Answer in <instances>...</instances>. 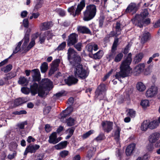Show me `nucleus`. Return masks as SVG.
I'll return each instance as SVG.
<instances>
[{
  "label": "nucleus",
  "instance_id": "f257e3e1",
  "mask_svg": "<svg viewBox=\"0 0 160 160\" xmlns=\"http://www.w3.org/2000/svg\"><path fill=\"white\" fill-rule=\"evenodd\" d=\"M68 58L70 63L74 68V75L76 78L82 80L85 79L89 75V72L84 68L81 63V58L77 54L74 49L69 48L68 50Z\"/></svg>",
  "mask_w": 160,
  "mask_h": 160
},
{
  "label": "nucleus",
  "instance_id": "f03ea898",
  "mask_svg": "<svg viewBox=\"0 0 160 160\" xmlns=\"http://www.w3.org/2000/svg\"><path fill=\"white\" fill-rule=\"evenodd\" d=\"M132 54L129 53L126 58L122 61L120 67V71L119 72H117L115 75V78L118 79L120 82H122L121 78H123L129 76L132 68L130 65L132 61Z\"/></svg>",
  "mask_w": 160,
  "mask_h": 160
},
{
  "label": "nucleus",
  "instance_id": "7ed1b4c3",
  "mask_svg": "<svg viewBox=\"0 0 160 160\" xmlns=\"http://www.w3.org/2000/svg\"><path fill=\"white\" fill-rule=\"evenodd\" d=\"M39 86L38 96L43 98L45 93V91L48 92L53 88L52 82L48 78H43L39 83Z\"/></svg>",
  "mask_w": 160,
  "mask_h": 160
},
{
  "label": "nucleus",
  "instance_id": "20e7f679",
  "mask_svg": "<svg viewBox=\"0 0 160 160\" xmlns=\"http://www.w3.org/2000/svg\"><path fill=\"white\" fill-rule=\"evenodd\" d=\"M96 11V6L93 4L87 6L86 10L83 12L84 20H90L95 17Z\"/></svg>",
  "mask_w": 160,
  "mask_h": 160
},
{
  "label": "nucleus",
  "instance_id": "39448f33",
  "mask_svg": "<svg viewBox=\"0 0 160 160\" xmlns=\"http://www.w3.org/2000/svg\"><path fill=\"white\" fill-rule=\"evenodd\" d=\"M108 89V87L106 85L101 83L95 91V96L96 100H102L104 97L105 94Z\"/></svg>",
  "mask_w": 160,
  "mask_h": 160
},
{
  "label": "nucleus",
  "instance_id": "423d86ee",
  "mask_svg": "<svg viewBox=\"0 0 160 160\" xmlns=\"http://www.w3.org/2000/svg\"><path fill=\"white\" fill-rule=\"evenodd\" d=\"M85 0H81L80 3L78 5L77 8L75 11L76 8L75 6H72L68 9V12L71 15H72L73 17L78 15L85 7Z\"/></svg>",
  "mask_w": 160,
  "mask_h": 160
},
{
  "label": "nucleus",
  "instance_id": "0eeeda50",
  "mask_svg": "<svg viewBox=\"0 0 160 160\" xmlns=\"http://www.w3.org/2000/svg\"><path fill=\"white\" fill-rule=\"evenodd\" d=\"M139 7V4H137L134 2L131 3L125 10V12L133 14L136 13Z\"/></svg>",
  "mask_w": 160,
  "mask_h": 160
},
{
  "label": "nucleus",
  "instance_id": "6e6552de",
  "mask_svg": "<svg viewBox=\"0 0 160 160\" xmlns=\"http://www.w3.org/2000/svg\"><path fill=\"white\" fill-rule=\"evenodd\" d=\"M78 35L75 33L70 34L66 40L68 46L70 47L74 45L78 42Z\"/></svg>",
  "mask_w": 160,
  "mask_h": 160
},
{
  "label": "nucleus",
  "instance_id": "1a4fd4ad",
  "mask_svg": "<svg viewBox=\"0 0 160 160\" xmlns=\"http://www.w3.org/2000/svg\"><path fill=\"white\" fill-rule=\"evenodd\" d=\"M101 125L103 131L107 133L110 132L113 129V123L110 121H103Z\"/></svg>",
  "mask_w": 160,
  "mask_h": 160
},
{
  "label": "nucleus",
  "instance_id": "9d476101",
  "mask_svg": "<svg viewBox=\"0 0 160 160\" xmlns=\"http://www.w3.org/2000/svg\"><path fill=\"white\" fill-rule=\"evenodd\" d=\"M30 92L32 95H35L37 93L38 94L39 90V83L32 82L30 83Z\"/></svg>",
  "mask_w": 160,
  "mask_h": 160
},
{
  "label": "nucleus",
  "instance_id": "9b49d317",
  "mask_svg": "<svg viewBox=\"0 0 160 160\" xmlns=\"http://www.w3.org/2000/svg\"><path fill=\"white\" fill-rule=\"evenodd\" d=\"M157 88L155 86H152L151 88L147 90L146 95L148 98L152 97L157 94Z\"/></svg>",
  "mask_w": 160,
  "mask_h": 160
},
{
  "label": "nucleus",
  "instance_id": "f8f14e48",
  "mask_svg": "<svg viewBox=\"0 0 160 160\" xmlns=\"http://www.w3.org/2000/svg\"><path fill=\"white\" fill-rule=\"evenodd\" d=\"M78 81V79L72 75L69 76L67 78L64 80L65 83L68 86L75 84L77 83Z\"/></svg>",
  "mask_w": 160,
  "mask_h": 160
},
{
  "label": "nucleus",
  "instance_id": "ddd939ff",
  "mask_svg": "<svg viewBox=\"0 0 160 160\" xmlns=\"http://www.w3.org/2000/svg\"><path fill=\"white\" fill-rule=\"evenodd\" d=\"M52 25L51 21L44 22L41 24L40 29L41 31H46L49 29Z\"/></svg>",
  "mask_w": 160,
  "mask_h": 160
},
{
  "label": "nucleus",
  "instance_id": "4468645a",
  "mask_svg": "<svg viewBox=\"0 0 160 160\" xmlns=\"http://www.w3.org/2000/svg\"><path fill=\"white\" fill-rule=\"evenodd\" d=\"M160 134L159 133L155 132L152 133L149 137V142L151 143H153L157 142L159 139Z\"/></svg>",
  "mask_w": 160,
  "mask_h": 160
},
{
  "label": "nucleus",
  "instance_id": "2eb2a0df",
  "mask_svg": "<svg viewBox=\"0 0 160 160\" xmlns=\"http://www.w3.org/2000/svg\"><path fill=\"white\" fill-rule=\"evenodd\" d=\"M86 48L88 52L92 53L93 50L94 51H96L98 49V46L97 44L94 43H90L86 46Z\"/></svg>",
  "mask_w": 160,
  "mask_h": 160
},
{
  "label": "nucleus",
  "instance_id": "dca6fc26",
  "mask_svg": "<svg viewBox=\"0 0 160 160\" xmlns=\"http://www.w3.org/2000/svg\"><path fill=\"white\" fill-rule=\"evenodd\" d=\"M135 143H132L127 146L125 151L127 156H130L131 155L135 148Z\"/></svg>",
  "mask_w": 160,
  "mask_h": 160
},
{
  "label": "nucleus",
  "instance_id": "f3484780",
  "mask_svg": "<svg viewBox=\"0 0 160 160\" xmlns=\"http://www.w3.org/2000/svg\"><path fill=\"white\" fill-rule=\"evenodd\" d=\"M77 29L78 32L80 33L87 34H90L91 33L90 30L85 26H78Z\"/></svg>",
  "mask_w": 160,
  "mask_h": 160
},
{
  "label": "nucleus",
  "instance_id": "a211bd4d",
  "mask_svg": "<svg viewBox=\"0 0 160 160\" xmlns=\"http://www.w3.org/2000/svg\"><path fill=\"white\" fill-rule=\"evenodd\" d=\"M39 148L40 146L38 144L32 145L31 144H29L27 147V148L29 152L31 153L35 152Z\"/></svg>",
  "mask_w": 160,
  "mask_h": 160
},
{
  "label": "nucleus",
  "instance_id": "6ab92c4d",
  "mask_svg": "<svg viewBox=\"0 0 160 160\" xmlns=\"http://www.w3.org/2000/svg\"><path fill=\"white\" fill-rule=\"evenodd\" d=\"M151 38V34L149 32H144L141 38V43L144 44L150 40Z\"/></svg>",
  "mask_w": 160,
  "mask_h": 160
},
{
  "label": "nucleus",
  "instance_id": "aec40b11",
  "mask_svg": "<svg viewBox=\"0 0 160 160\" xmlns=\"http://www.w3.org/2000/svg\"><path fill=\"white\" fill-rule=\"evenodd\" d=\"M103 52L102 50H100L94 54L89 53V56L90 58L95 59H100L102 58L103 56Z\"/></svg>",
  "mask_w": 160,
  "mask_h": 160
},
{
  "label": "nucleus",
  "instance_id": "412c9836",
  "mask_svg": "<svg viewBox=\"0 0 160 160\" xmlns=\"http://www.w3.org/2000/svg\"><path fill=\"white\" fill-rule=\"evenodd\" d=\"M148 13L147 10L145 9L141 13L140 15L137 14L136 15L135 17V20L144 19L148 16Z\"/></svg>",
  "mask_w": 160,
  "mask_h": 160
},
{
  "label": "nucleus",
  "instance_id": "4be33fe9",
  "mask_svg": "<svg viewBox=\"0 0 160 160\" xmlns=\"http://www.w3.org/2000/svg\"><path fill=\"white\" fill-rule=\"evenodd\" d=\"M68 142L67 141H62L54 146L57 150H60L65 148L67 146Z\"/></svg>",
  "mask_w": 160,
  "mask_h": 160
},
{
  "label": "nucleus",
  "instance_id": "5701e85b",
  "mask_svg": "<svg viewBox=\"0 0 160 160\" xmlns=\"http://www.w3.org/2000/svg\"><path fill=\"white\" fill-rule=\"evenodd\" d=\"M144 57V54L142 52H140L137 54L134 58L133 62L135 64H137L141 61Z\"/></svg>",
  "mask_w": 160,
  "mask_h": 160
},
{
  "label": "nucleus",
  "instance_id": "b1692460",
  "mask_svg": "<svg viewBox=\"0 0 160 160\" xmlns=\"http://www.w3.org/2000/svg\"><path fill=\"white\" fill-rule=\"evenodd\" d=\"M57 138V133L55 132H52L49 137V139L48 141L50 143L55 144H56V139Z\"/></svg>",
  "mask_w": 160,
  "mask_h": 160
},
{
  "label": "nucleus",
  "instance_id": "393cba45",
  "mask_svg": "<svg viewBox=\"0 0 160 160\" xmlns=\"http://www.w3.org/2000/svg\"><path fill=\"white\" fill-rule=\"evenodd\" d=\"M121 131V128L118 126H116V129L115 130L114 135V139L117 142L120 139V132Z\"/></svg>",
  "mask_w": 160,
  "mask_h": 160
},
{
  "label": "nucleus",
  "instance_id": "a878e982",
  "mask_svg": "<svg viewBox=\"0 0 160 160\" xmlns=\"http://www.w3.org/2000/svg\"><path fill=\"white\" fill-rule=\"evenodd\" d=\"M18 83L19 85H23L26 86L28 83V81L27 78L24 77L20 76L19 78Z\"/></svg>",
  "mask_w": 160,
  "mask_h": 160
},
{
  "label": "nucleus",
  "instance_id": "bb28decb",
  "mask_svg": "<svg viewBox=\"0 0 160 160\" xmlns=\"http://www.w3.org/2000/svg\"><path fill=\"white\" fill-rule=\"evenodd\" d=\"M117 49L111 48V52L109 53L107 58L108 59V61L110 62L113 59H114L115 57Z\"/></svg>",
  "mask_w": 160,
  "mask_h": 160
},
{
  "label": "nucleus",
  "instance_id": "cd10ccee",
  "mask_svg": "<svg viewBox=\"0 0 160 160\" xmlns=\"http://www.w3.org/2000/svg\"><path fill=\"white\" fill-rule=\"evenodd\" d=\"M31 31V29L30 28L28 29L27 30L23 38V39H24V42L23 44H27L29 42V41L30 35Z\"/></svg>",
  "mask_w": 160,
  "mask_h": 160
},
{
  "label": "nucleus",
  "instance_id": "c85d7f7f",
  "mask_svg": "<svg viewBox=\"0 0 160 160\" xmlns=\"http://www.w3.org/2000/svg\"><path fill=\"white\" fill-rule=\"evenodd\" d=\"M25 102L26 101L22 98H19L14 100V104L15 106L17 107L19 105H21Z\"/></svg>",
  "mask_w": 160,
  "mask_h": 160
},
{
  "label": "nucleus",
  "instance_id": "c756f323",
  "mask_svg": "<svg viewBox=\"0 0 160 160\" xmlns=\"http://www.w3.org/2000/svg\"><path fill=\"white\" fill-rule=\"evenodd\" d=\"M149 121L146 120L144 121L142 123L141 127V129L143 131H146L148 128H149Z\"/></svg>",
  "mask_w": 160,
  "mask_h": 160
},
{
  "label": "nucleus",
  "instance_id": "7c9ffc66",
  "mask_svg": "<svg viewBox=\"0 0 160 160\" xmlns=\"http://www.w3.org/2000/svg\"><path fill=\"white\" fill-rule=\"evenodd\" d=\"M75 120L74 118L70 117L68 119H66L65 122L67 123V126L71 127L75 125Z\"/></svg>",
  "mask_w": 160,
  "mask_h": 160
},
{
  "label": "nucleus",
  "instance_id": "2f4dec72",
  "mask_svg": "<svg viewBox=\"0 0 160 160\" xmlns=\"http://www.w3.org/2000/svg\"><path fill=\"white\" fill-rule=\"evenodd\" d=\"M48 68V64L47 62H44L42 63L40 67V70L42 73H44L47 71Z\"/></svg>",
  "mask_w": 160,
  "mask_h": 160
},
{
  "label": "nucleus",
  "instance_id": "473e14b6",
  "mask_svg": "<svg viewBox=\"0 0 160 160\" xmlns=\"http://www.w3.org/2000/svg\"><path fill=\"white\" fill-rule=\"evenodd\" d=\"M35 40H32L26 48L24 50V52H27L30 50V49L35 45Z\"/></svg>",
  "mask_w": 160,
  "mask_h": 160
},
{
  "label": "nucleus",
  "instance_id": "72a5a7b5",
  "mask_svg": "<svg viewBox=\"0 0 160 160\" xmlns=\"http://www.w3.org/2000/svg\"><path fill=\"white\" fill-rule=\"evenodd\" d=\"M137 88L140 91L142 92L146 89V87L141 82H138L137 84Z\"/></svg>",
  "mask_w": 160,
  "mask_h": 160
},
{
  "label": "nucleus",
  "instance_id": "f704fd0d",
  "mask_svg": "<svg viewBox=\"0 0 160 160\" xmlns=\"http://www.w3.org/2000/svg\"><path fill=\"white\" fill-rule=\"evenodd\" d=\"M12 64H9L7 65L5 67L2 68L1 70L3 71L4 73H7L9 72L12 68Z\"/></svg>",
  "mask_w": 160,
  "mask_h": 160
},
{
  "label": "nucleus",
  "instance_id": "c9c22d12",
  "mask_svg": "<svg viewBox=\"0 0 160 160\" xmlns=\"http://www.w3.org/2000/svg\"><path fill=\"white\" fill-rule=\"evenodd\" d=\"M149 128L152 129L156 128L159 124L158 123V121L154 120L151 122H149Z\"/></svg>",
  "mask_w": 160,
  "mask_h": 160
},
{
  "label": "nucleus",
  "instance_id": "e433bc0d",
  "mask_svg": "<svg viewBox=\"0 0 160 160\" xmlns=\"http://www.w3.org/2000/svg\"><path fill=\"white\" fill-rule=\"evenodd\" d=\"M47 39L49 40V39H52L53 35L52 32L51 31H48L43 33Z\"/></svg>",
  "mask_w": 160,
  "mask_h": 160
},
{
  "label": "nucleus",
  "instance_id": "4c0bfd02",
  "mask_svg": "<svg viewBox=\"0 0 160 160\" xmlns=\"http://www.w3.org/2000/svg\"><path fill=\"white\" fill-rule=\"evenodd\" d=\"M106 137L104 133L102 132L100 133L98 135L94 138V140L98 142L104 140Z\"/></svg>",
  "mask_w": 160,
  "mask_h": 160
},
{
  "label": "nucleus",
  "instance_id": "58836bf2",
  "mask_svg": "<svg viewBox=\"0 0 160 160\" xmlns=\"http://www.w3.org/2000/svg\"><path fill=\"white\" fill-rule=\"evenodd\" d=\"M123 57V54L122 52H120L117 54L114 58V61L116 62H120Z\"/></svg>",
  "mask_w": 160,
  "mask_h": 160
},
{
  "label": "nucleus",
  "instance_id": "ea45409f",
  "mask_svg": "<svg viewBox=\"0 0 160 160\" xmlns=\"http://www.w3.org/2000/svg\"><path fill=\"white\" fill-rule=\"evenodd\" d=\"M133 24L141 28L144 26L143 21H131Z\"/></svg>",
  "mask_w": 160,
  "mask_h": 160
},
{
  "label": "nucleus",
  "instance_id": "a19ab883",
  "mask_svg": "<svg viewBox=\"0 0 160 160\" xmlns=\"http://www.w3.org/2000/svg\"><path fill=\"white\" fill-rule=\"evenodd\" d=\"M66 46V42L64 41L61 43L58 47L56 49V51H62L63 50Z\"/></svg>",
  "mask_w": 160,
  "mask_h": 160
},
{
  "label": "nucleus",
  "instance_id": "79ce46f5",
  "mask_svg": "<svg viewBox=\"0 0 160 160\" xmlns=\"http://www.w3.org/2000/svg\"><path fill=\"white\" fill-rule=\"evenodd\" d=\"M32 76H41L39 69L36 68L32 70Z\"/></svg>",
  "mask_w": 160,
  "mask_h": 160
},
{
  "label": "nucleus",
  "instance_id": "37998d69",
  "mask_svg": "<svg viewBox=\"0 0 160 160\" xmlns=\"http://www.w3.org/2000/svg\"><path fill=\"white\" fill-rule=\"evenodd\" d=\"M149 102L148 100H143L141 101V105L143 108H145L149 106Z\"/></svg>",
  "mask_w": 160,
  "mask_h": 160
},
{
  "label": "nucleus",
  "instance_id": "c03bdc74",
  "mask_svg": "<svg viewBox=\"0 0 160 160\" xmlns=\"http://www.w3.org/2000/svg\"><path fill=\"white\" fill-rule=\"evenodd\" d=\"M94 132V131L93 130H91L86 133H84L82 135V138L83 139H86L88 138L91 135L93 134Z\"/></svg>",
  "mask_w": 160,
  "mask_h": 160
},
{
  "label": "nucleus",
  "instance_id": "a18cd8bd",
  "mask_svg": "<svg viewBox=\"0 0 160 160\" xmlns=\"http://www.w3.org/2000/svg\"><path fill=\"white\" fill-rule=\"evenodd\" d=\"M45 36L43 33L40 34L39 37V42L41 44L44 43L45 40L46 38Z\"/></svg>",
  "mask_w": 160,
  "mask_h": 160
},
{
  "label": "nucleus",
  "instance_id": "49530a36",
  "mask_svg": "<svg viewBox=\"0 0 160 160\" xmlns=\"http://www.w3.org/2000/svg\"><path fill=\"white\" fill-rule=\"evenodd\" d=\"M32 82H38V83L41 80V76H32Z\"/></svg>",
  "mask_w": 160,
  "mask_h": 160
},
{
  "label": "nucleus",
  "instance_id": "de8ad7c7",
  "mask_svg": "<svg viewBox=\"0 0 160 160\" xmlns=\"http://www.w3.org/2000/svg\"><path fill=\"white\" fill-rule=\"evenodd\" d=\"M68 151L64 150L60 152L59 155L62 158H64L68 155Z\"/></svg>",
  "mask_w": 160,
  "mask_h": 160
},
{
  "label": "nucleus",
  "instance_id": "09e8293b",
  "mask_svg": "<svg viewBox=\"0 0 160 160\" xmlns=\"http://www.w3.org/2000/svg\"><path fill=\"white\" fill-rule=\"evenodd\" d=\"M52 108L50 106H48L45 107L43 109V113L44 115H47L51 110Z\"/></svg>",
  "mask_w": 160,
  "mask_h": 160
},
{
  "label": "nucleus",
  "instance_id": "8fccbe9b",
  "mask_svg": "<svg viewBox=\"0 0 160 160\" xmlns=\"http://www.w3.org/2000/svg\"><path fill=\"white\" fill-rule=\"evenodd\" d=\"M130 45L129 43H128L126 46L125 47L124 50L122 49V52L124 54H127L129 52L130 49Z\"/></svg>",
  "mask_w": 160,
  "mask_h": 160
},
{
  "label": "nucleus",
  "instance_id": "3c124183",
  "mask_svg": "<svg viewBox=\"0 0 160 160\" xmlns=\"http://www.w3.org/2000/svg\"><path fill=\"white\" fill-rule=\"evenodd\" d=\"M145 64L144 63H141L138 64L136 67L138 71H141L145 68Z\"/></svg>",
  "mask_w": 160,
  "mask_h": 160
},
{
  "label": "nucleus",
  "instance_id": "603ef678",
  "mask_svg": "<svg viewBox=\"0 0 160 160\" xmlns=\"http://www.w3.org/2000/svg\"><path fill=\"white\" fill-rule=\"evenodd\" d=\"M68 114L69 113L68 112H67L65 110L63 111L62 112L60 113V115L61 116V120L62 122H63L62 120L67 117Z\"/></svg>",
  "mask_w": 160,
  "mask_h": 160
},
{
  "label": "nucleus",
  "instance_id": "864d4df0",
  "mask_svg": "<svg viewBox=\"0 0 160 160\" xmlns=\"http://www.w3.org/2000/svg\"><path fill=\"white\" fill-rule=\"evenodd\" d=\"M119 42L118 38H117L116 37L114 38V41L112 46V48L117 49V47L118 45V43Z\"/></svg>",
  "mask_w": 160,
  "mask_h": 160
},
{
  "label": "nucleus",
  "instance_id": "5fc2aeb1",
  "mask_svg": "<svg viewBox=\"0 0 160 160\" xmlns=\"http://www.w3.org/2000/svg\"><path fill=\"white\" fill-rule=\"evenodd\" d=\"M57 68L54 66H52L49 70L48 75L49 76H51L54 72L57 71Z\"/></svg>",
  "mask_w": 160,
  "mask_h": 160
},
{
  "label": "nucleus",
  "instance_id": "6e6d98bb",
  "mask_svg": "<svg viewBox=\"0 0 160 160\" xmlns=\"http://www.w3.org/2000/svg\"><path fill=\"white\" fill-rule=\"evenodd\" d=\"M22 92L25 94H28L30 91V89L29 88L27 87H22L21 89Z\"/></svg>",
  "mask_w": 160,
  "mask_h": 160
},
{
  "label": "nucleus",
  "instance_id": "4d7b16f0",
  "mask_svg": "<svg viewBox=\"0 0 160 160\" xmlns=\"http://www.w3.org/2000/svg\"><path fill=\"white\" fill-rule=\"evenodd\" d=\"M27 113V112L25 110H21L19 111H16L12 112V114L14 115H21L26 114Z\"/></svg>",
  "mask_w": 160,
  "mask_h": 160
},
{
  "label": "nucleus",
  "instance_id": "13d9d810",
  "mask_svg": "<svg viewBox=\"0 0 160 160\" xmlns=\"http://www.w3.org/2000/svg\"><path fill=\"white\" fill-rule=\"evenodd\" d=\"M74 45V47L75 48L77 49V50L78 51H80L82 50V44L81 42H78L76 44H75Z\"/></svg>",
  "mask_w": 160,
  "mask_h": 160
},
{
  "label": "nucleus",
  "instance_id": "bf43d9fd",
  "mask_svg": "<svg viewBox=\"0 0 160 160\" xmlns=\"http://www.w3.org/2000/svg\"><path fill=\"white\" fill-rule=\"evenodd\" d=\"M56 11L61 16L63 17L65 15V12L63 10L61 9H58L56 10Z\"/></svg>",
  "mask_w": 160,
  "mask_h": 160
},
{
  "label": "nucleus",
  "instance_id": "052dcab7",
  "mask_svg": "<svg viewBox=\"0 0 160 160\" xmlns=\"http://www.w3.org/2000/svg\"><path fill=\"white\" fill-rule=\"evenodd\" d=\"M7 75L10 79L14 78L16 76V73L15 72H11L7 74Z\"/></svg>",
  "mask_w": 160,
  "mask_h": 160
},
{
  "label": "nucleus",
  "instance_id": "680f3d73",
  "mask_svg": "<svg viewBox=\"0 0 160 160\" xmlns=\"http://www.w3.org/2000/svg\"><path fill=\"white\" fill-rule=\"evenodd\" d=\"M135 114V111L132 109H130L127 114L128 115H129L131 117H134Z\"/></svg>",
  "mask_w": 160,
  "mask_h": 160
},
{
  "label": "nucleus",
  "instance_id": "e2e57ef3",
  "mask_svg": "<svg viewBox=\"0 0 160 160\" xmlns=\"http://www.w3.org/2000/svg\"><path fill=\"white\" fill-rule=\"evenodd\" d=\"M39 14L38 12H37L36 13H32V15L30 16L29 17V19H32L33 18L36 19L39 16Z\"/></svg>",
  "mask_w": 160,
  "mask_h": 160
},
{
  "label": "nucleus",
  "instance_id": "0e129e2a",
  "mask_svg": "<svg viewBox=\"0 0 160 160\" xmlns=\"http://www.w3.org/2000/svg\"><path fill=\"white\" fill-rule=\"evenodd\" d=\"M152 143H151L148 144L147 146V149L149 152L152 151L154 149L153 145Z\"/></svg>",
  "mask_w": 160,
  "mask_h": 160
},
{
  "label": "nucleus",
  "instance_id": "69168bd1",
  "mask_svg": "<svg viewBox=\"0 0 160 160\" xmlns=\"http://www.w3.org/2000/svg\"><path fill=\"white\" fill-rule=\"evenodd\" d=\"M121 24L119 22H117L115 26L116 31V32L121 30Z\"/></svg>",
  "mask_w": 160,
  "mask_h": 160
},
{
  "label": "nucleus",
  "instance_id": "338daca9",
  "mask_svg": "<svg viewBox=\"0 0 160 160\" xmlns=\"http://www.w3.org/2000/svg\"><path fill=\"white\" fill-rule=\"evenodd\" d=\"M111 37L109 34L107 35L103 38V42L105 43L109 42L110 41L109 38Z\"/></svg>",
  "mask_w": 160,
  "mask_h": 160
},
{
  "label": "nucleus",
  "instance_id": "774afa93",
  "mask_svg": "<svg viewBox=\"0 0 160 160\" xmlns=\"http://www.w3.org/2000/svg\"><path fill=\"white\" fill-rule=\"evenodd\" d=\"M93 151L89 150L87 152V157L90 159L93 156Z\"/></svg>",
  "mask_w": 160,
  "mask_h": 160
}]
</instances>
